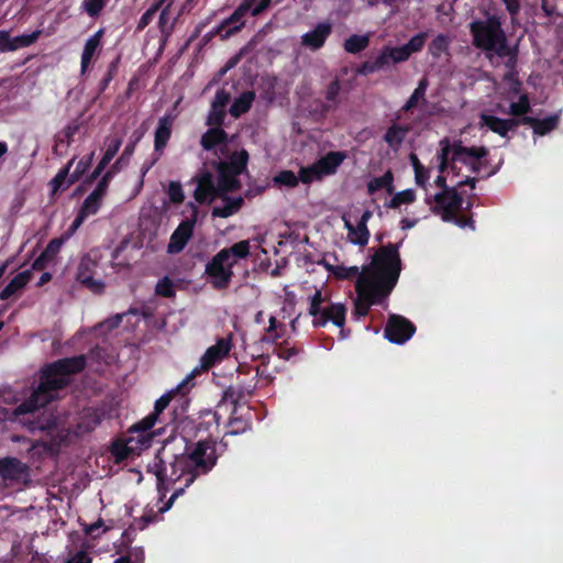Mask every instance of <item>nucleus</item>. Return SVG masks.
<instances>
[{
	"label": "nucleus",
	"instance_id": "nucleus-3",
	"mask_svg": "<svg viewBox=\"0 0 563 563\" xmlns=\"http://www.w3.org/2000/svg\"><path fill=\"white\" fill-rule=\"evenodd\" d=\"M401 244L402 240L399 243L388 242L375 250L371 262L363 266L360 279L390 295L402 271Z\"/></svg>",
	"mask_w": 563,
	"mask_h": 563
},
{
	"label": "nucleus",
	"instance_id": "nucleus-9",
	"mask_svg": "<svg viewBox=\"0 0 563 563\" xmlns=\"http://www.w3.org/2000/svg\"><path fill=\"white\" fill-rule=\"evenodd\" d=\"M431 200L434 202L431 211L434 214H439L444 222L454 220V213L462 209L464 201L456 188L437 192L432 198L427 199V202L431 203Z\"/></svg>",
	"mask_w": 563,
	"mask_h": 563
},
{
	"label": "nucleus",
	"instance_id": "nucleus-49",
	"mask_svg": "<svg viewBox=\"0 0 563 563\" xmlns=\"http://www.w3.org/2000/svg\"><path fill=\"white\" fill-rule=\"evenodd\" d=\"M155 294L163 298H173L176 295L175 285L168 276L159 279L155 286Z\"/></svg>",
	"mask_w": 563,
	"mask_h": 563
},
{
	"label": "nucleus",
	"instance_id": "nucleus-34",
	"mask_svg": "<svg viewBox=\"0 0 563 563\" xmlns=\"http://www.w3.org/2000/svg\"><path fill=\"white\" fill-rule=\"evenodd\" d=\"M451 44V37L446 34H438L428 45V53L439 59L443 54H448Z\"/></svg>",
	"mask_w": 563,
	"mask_h": 563
},
{
	"label": "nucleus",
	"instance_id": "nucleus-16",
	"mask_svg": "<svg viewBox=\"0 0 563 563\" xmlns=\"http://www.w3.org/2000/svg\"><path fill=\"white\" fill-rule=\"evenodd\" d=\"M255 386L256 384H236L228 386L222 393L218 407L221 408L225 402H230L232 405L231 415H234L238 406L253 394Z\"/></svg>",
	"mask_w": 563,
	"mask_h": 563
},
{
	"label": "nucleus",
	"instance_id": "nucleus-51",
	"mask_svg": "<svg viewBox=\"0 0 563 563\" xmlns=\"http://www.w3.org/2000/svg\"><path fill=\"white\" fill-rule=\"evenodd\" d=\"M121 145H122V140L120 137L112 139L110 141V143L108 144L107 150L98 164H100L107 168L108 165L110 164V162L113 159V157L119 152Z\"/></svg>",
	"mask_w": 563,
	"mask_h": 563
},
{
	"label": "nucleus",
	"instance_id": "nucleus-60",
	"mask_svg": "<svg viewBox=\"0 0 563 563\" xmlns=\"http://www.w3.org/2000/svg\"><path fill=\"white\" fill-rule=\"evenodd\" d=\"M167 195L173 203H181L185 199L183 187L177 181H170L167 188Z\"/></svg>",
	"mask_w": 563,
	"mask_h": 563
},
{
	"label": "nucleus",
	"instance_id": "nucleus-21",
	"mask_svg": "<svg viewBox=\"0 0 563 563\" xmlns=\"http://www.w3.org/2000/svg\"><path fill=\"white\" fill-rule=\"evenodd\" d=\"M219 252L224 253V260L229 262L230 267L233 269V266L241 260H246L251 255V244L249 240H242Z\"/></svg>",
	"mask_w": 563,
	"mask_h": 563
},
{
	"label": "nucleus",
	"instance_id": "nucleus-64",
	"mask_svg": "<svg viewBox=\"0 0 563 563\" xmlns=\"http://www.w3.org/2000/svg\"><path fill=\"white\" fill-rule=\"evenodd\" d=\"M63 245V239L56 238L48 242L47 246L43 251L44 254H46L47 257H49L52 261L54 257L58 254L60 247Z\"/></svg>",
	"mask_w": 563,
	"mask_h": 563
},
{
	"label": "nucleus",
	"instance_id": "nucleus-1",
	"mask_svg": "<svg viewBox=\"0 0 563 563\" xmlns=\"http://www.w3.org/2000/svg\"><path fill=\"white\" fill-rule=\"evenodd\" d=\"M166 446L165 444L148 463L147 473L155 475L158 490H168L170 485L175 486L178 482H184L183 486L174 487V493L166 504L167 508L198 476L208 474L214 467L218 454L217 444L211 439L192 444L186 443L185 451L174 454L173 461L167 466Z\"/></svg>",
	"mask_w": 563,
	"mask_h": 563
},
{
	"label": "nucleus",
	"instance_id": "nucleus-35",
	"mask_svg": "<svg viewBox=\"0 0 563 563\" xmlns=\"http://www.w3.org/2000/svg\"><path fill=\"white\" fill-rule=\"evenodd\" d=\"M341 89L342 85L338 78H335L328 85L324 93L327 103L322 106L323 111L329 112L336 109V107L339 106V95L341 92Z\"/></svg>",
	"mask_w": 563,
	"mask_h": 563
},
{
	"label": "nucleus",
	"instance_id": "nucleus-44",
	"mask_svg": "<svg viewBox=\"0 0 563 563\" xmlns=\"http://www.w3.org/2000/svg\"><path fill=\"white\" fill-rule=\"evenodd\" d=\"M41 34V30H35L31 34H23L12 37L11 52L32 45L38 40Z\"/></svg>",
	"mask_w": 563,
	"mask_h": 563
},
{
	"label": "nucleus",
	"instance_id": "nucleus-33",
	"mask_svg": "<svg viewBox=\"0 0 563 563\" xmlns=\"http://www.w3.org/2000/svg\"><path fill=\"white\" fill-rule=\"evenodd\" d=\"M479 125L481 128L486 126L488 130L498 134L500 137L507 139L505 119L487 113H482L479 115Z\"/></svg>",
	"mask_w": 563,
	"mask_h": 563
},
{
	"label": "nucleus",
	"instance_id": "nucleus-59",
	"mask_svg": "<svg viewBox=\"0 0 563 563\" xmlns=\"http://www.w3.org/2000/svg\"><path fill=\"white\" fill-rule=\"evenodd\" d=\"M180 394V391H177V388L174 391H170L168 394L163 395L155 401L154 411L152 413H156V417L158 416L168 407L172 399ZM184 394V391H181Z\"/></svg>",
	"mask_w": 563,
	"mask_h": 563
},
{
	"label": "nucleus",
	"instance_id": "nucleus-30",
	"mask_svg": "<svg viewBox=\"0 0 563 563\" xmlns=\"http://www.w3.org/2000/svg\"><path fill=\"white\" fill-rule=\"evenodd\" d=\"M410 131L409 125L391 124L384 134V141L393 150H398Z\"/></svg>",
	"mask_w": 563,
	"mask_h": 563
},
{
	"label": "nucleus",
	"instance_id": "nucleus-48",
	"mask_svg": "<svg viewBox=\"0 0 563 563\" xmlns=\"http://www.w3.org/2000/svg\"><path fill=\"white\" fill-rule=\"evenodd\" d=\"M107 5V0H84L81 2V10L90 18L97 19L100 16L102 10Z\"/></svg>",
	"mask_w": 563,
	"mask_h": 563
},
{
	"label": "nucleus",
	"instance_id": "nucleus-53",
	"mask_svg": "<svg viewBox=\"0 0 563 563\" xmlns=\"http://www.w3.org/2000/svg\"><path fill=\"white\" fill-rule=\"evenodd\" d=\"M119 62H120V57L118 56L114 60H112L109 64L107 73L104 74V76L102 77V79L99 82V91L100 92H103L108 88L110 82L113 80V78L115 77V75L118 73V68H119Z\"/></svg>",
	"mask_w": 563,
	"mask_h": 563
},
{
	"label": "nucleus",
	"instance_id": "nucleus-43",
	"mask_svg": "<svg viewBox=\"0 0 563 563\" xmlns=\"http://www.w3.org/2000/svg\"><path fill=\"white\" fill-rule=\"evenodd\" d=\"M135 145L133 143L128 144L120 157L110 166V168L106 173H111V176L114 177L117 173L121 170V168L129 164L130 157L134 153Z\"/></svg>",
	"mask_w": 563,
	"mask_h": 563
},
{
	"label": "nucleus",
	"instance_id": "nucleus-10",
	"mask_svg": "<svg viewBox=\"0 0 563 563\" xmlns=\"http://www.w3.org/2000/svg\"><path fill=\"white\" fill-rule=\"evenodd\" d=\"M224 258V253L218 252L206 264L205 268V274L207 275L212 288L217 290L227 289L234 276L233 269Z\"/></svg>",
	"mask_w": 563,
	"mask_h": 563
},
{
	"label": "nucleus",
	"instance_id": "nucleus-40",
	"mask_svg": "<svg viewBox=\"0 0 563 563\" xmlns=\"http://www.w3.org/2000/svg\"><path fill=\"white\" fill-rule=\"evenodd\" d=\"M416 200L413 189H405L394 195V197L385 203L389 209H398L401 205L412 203Z\"/></svg>",
	"mask_w": 563,
	"mask_h": 563
},
{
	"label": "nucleus",
	"instance_id": "nucleus-18",
	"mask_svg": "<svg viewBox=\"0 0 563 563\" xmlns=\"http://www.w3.org/2000/svg\"><path fill=\"white\" fill-rule=\"evenodd\" d=\"M231 346V336L220 338L217 343L208 347L201 356L202 368L210 369L216 364L220 363L229 354Z\"/></svg>",
	"mask_w": 563,
	"mask_h": 563
},
{
	"label": "nucleus",
	"instance_id": "nucleus-42",
	"mask_svg": "<svg viewBox=\"0 0 563 563\" xmlns=\"http://www.w3.org/2000/svg\"><path fill=\"white\" fill-rule=\"evenodd\" d=\"M529 112H531L530 99L527 93H523L517 102L510 103L508 113L512 117H528Z\"/></svg>",
	"mask_w": 563,
	"mask_h": 563
},
{
	"label": "nucleus",
	"instance_id": "nucleus-6",
	"mask_svg": "<svg viewBox=\"0 0 563 563\" xmlns=\"http://www.w3.org/2000/svg\"><path fill=\"white\" fill-rule=\"evenodd\" d=\"M272 1L273 0H244L229 18L223 20L210 32L209 37L216 35H220L223 38L230 37L242 30L244 26L242 19L249 11H251L253 16L260 15L269 8Z\"/></svg>",
	"mask_w": 563,
	"mask_h": 563
},
{
	"label": "nucleus",
	"instance_id": "nucleus-11",
	"mask_svg": "<svg viewBox=\"0 0 563 563\" xmlns=\"http://www.w3.org/2000/svg\"><path fill=\"white\" fill-rule=\"evenodd\" d=\"M416 330L415 323L406 317L390 313L384 328V336L390 343L401 345L413 336Z\"/></svg>",
	"mask_w": 563,
	"mask_h": 563
},
{
	"label": "nucleus",
	"instance_id": "nucleus-46",
	"mask_svg": "<svg viewBox=\"0 0 563 563\" xmlns=\"http://www.w3.org/2000/svg\"><path fill=\"white\" fill-rule=\"evenodd\" d=\"M165 0H156L140 18L136 31H143L154 19L155 14L162 8Z\"/></svg>",
	"mask_w": 563,
	"mask_h": 563
},
{
	"label": "nucleus",
	"instance_id": "nucleus-2",
	"mask_svg": "<svg viewBox=\"0 0 563 563\" xmlns=\"http://www.w3.org/2000/svg\"><path fill=\"white\" fill-rule=\"evenodd\" d=\"M87 358L84 354L64 357L46 364L40 372V382L30 397L16 406L14 417L32 413L58 398V393L69 385V376L85 369Z\"/></svg>",
	"mask_w": 563,
	"mask_h": 563
},
{
	"label": "nucleus",
	"instance_id": "nucleus-41",
	"mask_svg": "<svg viewBox=\"0 0 563 563\" xmlns=\"http://www.w3.org/2000/svg\"><path fill=\"white\" fill-rule=\"evenodd\" d=\"M133 435L130 434L126 442L115 441L111 445V453L115 457L117 461H123L128 459L134 451V448L130 445L133 441Z\"/></svg>",
	"mask_w": 563,
	"mask_h": 563
},
{
	"label": "nucleus",
	"instance_id": "nucleus-23",
	"mask_svg": "<svg viewBox=\"0 0 563 563\" xmlns=\"http://www.w3.org/2000/svg\"><path fill=\"white\" fill-rule=\"evenodd\" d=\"M488 155V148L485 146H464L461 141L452 144V161H459L463 158L468 159H485Z\"/></svg>",
	"mask_w": 563,
	"mask_h": 563
},
{
	"label": "nucleus",
	"instance_id": "nucleus-12",
	"mask_svg": "<svg viewBox=\"0 0 563 563\" xmlns=\"http://www.w3.org/2000/svg\"><path fill=\"white\" fill-rule=\"evenodd\" d=\"M189 206L192 210L191 217L183 220L176 230L172 233L169 243L167 245V252L169 254L180 253L194 234L198 209L192 202H190Z\"/></svg>",
	"mask_w": 563,
	"mask_h": 563
},
{
	"label": "nucleus",
	"instance_id": "nucleus-25",
	"mask_svg": "<svg viewBox=\"0 0 563 563\" xmlns=\"http://www.w3.org/2000/svg\"><path fill=\"white\" fill-rule=\"evenodd\" d=\"M346 158L343 151H332L322 156L316 164L321 175H332Z\"/></svg>",
	"mask_w": 563,
	"mask_h": 563
},
{
	"label": "nucleus",
	"instance_id": "nucleus-17",
	"mask_svg": "<svg viewBox=\"0 0 563 563\" xmlns=\"http://www.w3.org/2000/svg\"><path fill=\"white\" fill-rule=\"evenodd\" d=\"M229 135L221 126H211L200 139V145L205 151H212L219 147L222 155L229 151Z\"/></svg>",
	"mask_w": 563,
	"mask_h": 563
},
{
	"label": "nucleus",
	"instance_id": "nucleus-37",
	"mask_svg": "<svg viewBox=\"0 0 563 563\" xmlns=\"http://www.w3.org/2000/svg\"><path fill=\"white\" fill-rule=\"evenodd\" d=\"M369 45L368 35L353 34L344 41L343 47L350 54H358Z\"/></svg>",
	"mask_w": 563,
	"mask_h": 563
},
{
	"label": "nucleus",
	"instance_id": "nucleus-5",
	"mask_svg": "<svg viewBox=\"0 0 563 563\" xmlns=\"http://www.w3.org/2000/svg\"><path fill=\"white\" fill-rule=\"evenodd\" d=\"M325 301L327 298L320 289H317L310 297L308 313L312 317V325L314 328H323L329 322H332L335 327L342 328L346 317L345 306L341 302L323 306Z\"/></svg>",
	"mask_w": 563,
	"mask_h": 563
},
{
	"label": "nucleus",
	"instance_id": "nucleus-52",
	"mask_svg": "<svg viewBox=\"0 0 563 563\" xmlns=\"http://www.w3.org/2000/svg\"><path fill=\"white\" fill-rule=\"evenodd\" d=\"M275 184L294 188L298 185V177L292 170H282L274 177Z\"/></svg>",
	"mask_w": 563,
	"mask_h": 563
},
{
	"label": "nucleus",
	"instance_id": "nucleus-20",
	"mask_svg": "<svg viewBox=\"0 0 563 563\" xmlns=\"http://www.w3.org/2000/svg\"><path fill=\"white\" fill-rule=\"evenodd\" d=\"M104 33L106 29L101 27L86 41L80 60L81 73H85L88 69L95 55L100 52L101 40Z\"/></svg>",
	"mask_w": 563,
	"mask_h": 563
},
{
	"label": "nucleus",
	"instance_id": "nucleus-13",
	"mask_svg": "<svg viewBox=\"0 0 563 563\" xmlns=\"http://www.w3.org/2000/svg\"><path fill=\"white\" fill-rule=\"evenodd\" d=\"M97 268L98 262L88 254L84 255L78 264L76 280L91 292L101 294L106 285L101 279L95 278Z\"/></svg>",
	"mask_w": 563,
	"mask_h": 563
},
{
	"label": "nucleus",
	"instance_id": "nucleus-28",
	"mask_svg": "<svg viewBox=\"0 0 563 563\" xmlns=\"http://www.w3.org/2000/svg\"><path fill=\"white\" fill-rule=\"evenodd\" d=\"M156 413H150L145 418H143L141 421L136 422L134 426H132L129 430V433L133 435V433L140 434L139 442L142 446H147L151 438V430L155 426L157 421Z\"/></svg>",
	"mask_w": 563,
	"mask_h": 563
},
{
	"label": "nucleus",
	"instance_id": "nucleus-4",
	"mask_svg": "<svg viewBox=\"0 0 563 563\" xmlns=\"http://www.w3.org/2000/svg\"><path fill=\"white\" fill-rule=\"evenodd\" d=\"M223 159L213 161L212 165L218 173L219 189L222 192L235 191L241 188V181L238 176L246 170L249 153L242 148L240 151L225 152Z\"/></svg>",
	"mask_w": 563,
	"mask_h": 563
},
{
	"label": "nucleus",
	"instance_id": "nucleus-7",
	"mask_svg": "<svg viewBox=\"0 0 563 563\" xmlns=\"http://www.w3.org/2000/svg\"><path fill=\"white\" fill-rule=\"evenodd\" d=\"M473 45L476 48L488 51L495 47V42L503 36L504 30L496 15H489L486 20H475L470 24Z\"/></svg>",
	"mask_w": 563,
	"mask_h": 563
},
{
	"label": "nucleus",
	"instance_id": "nucleus-57",
	"mask_svg": "<svg viewBox=\"0 0 563 563\" xmlns=\"http://www.w3.org/2000/svg\"><path fill=\"white\" fill-rule=\"evenodd\" d=\"M225 110L220 108H213L211 104L210 111L207 117L206 124L209 126H222L225 118Z\"/></svg>",
	"mask_w": 563,
	"mask_h": 563
},
{
	"label": "nucleus",
	"instance_id": "nucleus-54",
	"mask_svg": "<svg viewBox=\"0 0 563 563\" xmlns=\"http://www.w3.org/2000/svg\"><path fill=\"white\" fill-rule=\"evenodd\" d=\"M321 173L317 166V164L308 167H301L298 173V181L300 180L303 184H310L314 179L320 178Z\"/></svg>",
	"mask_w": 563,
	"mask_h": 563
},
{
	"label": "nucleus",
	"instance_id": "nucleus-39",
	"mask_svg": "<svg viewBox=\"0 0 563 563\" xmlns=\"http://www.w3.org/2000/svg\"><path fill=\"white\" fill-rule=\"evenodd\" d=\"M427 79H421L418 84V87L413 90L411 96L408 98L404 107L402 111L408 112L416 108L420 100H424L426 90H427Z\"/></svg>",
	"mask_w": 563,
	"mask_h": 563
},
{
	"label": "nucleus",
	"instance_id": "nucleus-62",
	"mask_svg": "<svg viewBox=\"0 0 563 563\" xmlns=\"http://www.w3.org/2000/svg\"><path fill=\"white\" fill-rule=\"evenodd\" d=\"M230 100H231L230 92L222 88V89L217 90L211 104L213 106V108H220V109L225 110Z\"/></svg>",
	"mask_w": 563,
	"mask_h": 563
},
{
	"label": "nucleus",
	"instance_id": "nucleus-38",
	"mask_svg": "<svg viewBox=\"0 0 563 563\" xmlns=\"http://www.w3.org/2000/svg\"><path fill=\"white\" fill-rule=\"evenodd\" d=\"M95 152H91L88 155H85L80 158V161L77 163L74 172L70 174L68 184L66 187L75 184L78 181L91 167L92 161H93Z\"/></svg>",
	"mask_w": 563,
	"mask_h": 563
},
{
	"label": "nucleus",
	"instance_id": "nucleus-55",
	"mask_svg": "<svg viewBox=\"0 0 563 563\" xmlns=\"http://www.w3.org/2000/svg\"><path fill=\"white\" fill-rule=\"evenodd\" d=\"M441 151L438 154L439 157V172L443 174L449 168V155L452 153V145H450L449 140L444 139L441 141Z\"/></svg>",
	"mask_w": 563,
	"mask_h": 563
},
{
	"label": "nucleus",
	"instance_id": "nucleus-15",
	"mask_svg": "<svg viewBox=\"0 0 563 563\" xmlns=\"http://www.w3.org/2000/svg\"><path fill=\"white\" fill-rule=\"evenodd\" d=\"M332 30L331 22H319L311 31L301 36V45L313 52L318 51L324 46L328 37L332 34Z\"/></svg>",
	"mask_w": 563,
	"mask_h": 563
},
{
	"label": "nucleus",
	"instance_id": "nucleus-26",
	"mask_svg": "<svg viewBox=\"0 0 563 563\" xmlns=\"http://www.w3.org/2000/svg\"><path fill=\"white\" fill-rule=\"evenodd\" d=\"M428 38L427 32H420L416 35H413L408 43H406L402 46H397V55L399 59H402L404 62L408 60L411 54L421 52L426 41Z\"/></svg>",
	"mask_w": 563,
	"mask_h": 563
},
{
	"label": "nucleus",
	"instance_id": "nucleus-58",
	"mask_svg": "<svg viewBox=\"0 0 563 563\" xmlns=\"http://www.w3.org/2000/svg\"><path fill=\"white\" fill-rule=\"evenodd\" d=\"M301 352L300 347L297 346H289L287 342H284L280 344L277 350L276 354L279 358L285 361H290L291 358L298 356Z\"/></svg>",
	"mask_w": 563,
	"mask_h": 563
},
{
	"label": "nucleus",
	"instance_id": "nucleus-61",
	"mask_svg": "<svg viewBox=\"0 0 563 563\" xmlns=\"http://www.w3.org/2000/svg\"><path fill=\"white\" fill-rule=\"evenodd\" d=\"M487 52H494L499 57H506L512 54L511 48L509 47L507 43V37L505 32L503 33V36L498 38L497 42H495V47L492 49H488Z\"/></svg>",
	"mask_w": 563,
	"mask_h": 563
},
{
	"label": "nucleus",
	"instance_id": "nucleus-24",
	"mask_svg": "<svg viewBox=\"0 0 563 563\" xmlns=\"http://www.w3.org/2000/svg\"><path fill=\"white\" fill-rule=\"evenodd\" d=\"M173 119L169 115H164L159 119L158 125L155 130L154 136V150L157 153H162L166 147L172 136Z\"/></svg>",
	"mask_w": 563,
	"mask_h": 563
},
{
	"label": "nucleus",
	"instance_id": "nucleus-19",
	"mask_svg": "<svg viewBox=\"0 0 563 563\" xmlns=\"http://www.w3.org/2000/svg\"><path fill=\"white\" fill-rule=\"evenodd\" d=\"M29 476V466L16 457L0 459V477L4 481H21Z\"/></svg>",
	"mask_w": 563,
	"mask_h": 563
},
{
	"label": "nucleus",
	"instance_id": "nucleus-29",
	"mask_svg": "<svg viewBox=\"0 0 563 563\" xmlns=\"http://www.w3.org/2000/svg\"><path fill=\"white\" fill-rule=\"evenodd\" d=\"M32 278L31 269L23 271L14 276L0 291V300L10 299L15 292L23 289Z\"/></svg>",
	"mask_w": 563,
	"mask_h": 563
},
{
	"label": "nucleus",
	"instance_id": "nucleus-8",
	"mask_svg": "<svg viewBox=\"0 0 563 563\" xmlns=\"http://www.w3.org/2000/svg\"><path fill=\"white\" fill-rule=\"evenodd\" d=\"M355 288L357 298L354 302L353 314L357 319L367 316L372 306L379 305L389 297V294L360 278L356 280Z\"/></svg>",
	"mask_w": 563,
	"mask_h": 563
},
{
	"label": "nucleus",
	"instance_id": "nucleus-56",
	"mask_svg": "<svg viewBox=\"0 0 563 563\" xmlns=\"http://www.w3.org/2000/svg\"><path fill=\"white\" fill-rule=\"evenodd\" d=\"M75 162V157L71 158L67 165L62 168L57 174L56 176L52 179L51 184H52V187H53V190L54 191H57L67 180V178L69 179L68 176L69 175V170H70V167L73 166Z\"/></svg>",
	"mask_w": 563,
	"mask_h": 563
},
{
	"label": "nucleus",
	"instance_id": "nucleus-63",
	"mask_svg": "<svg viewBox=\"0 0 563 563\" xmlns=\"http://www.w3.org/2000/svg\"><path fill=\"white\" fill-rule=\"evenodd\" d=\"M111 173H106L101 176L96 188L91 191L93 195L103 198L107 194L110 181L112 180Z\"/></svg>",
	"mask_w": 563,
	"mask_h": 563
},
{
	"label": "nucleus",
	"instance_id": "nucleus-47",
	"mask_svg": "<svg viewBox=\"0 0 563 563\" xmlns=\"http://www.w3.org/2000/svg\"><path fill=\"white\" fill-rule=\"evenodd\" d=\"M102 199L103 198L98 197V196L93 195L92 192H90L85 198L79 211H81L87 217L96 214L101 207Z\"/></svg>",
	"mask_w": 563,
	"mask_h": 563
},
{
	"label": "nucleus",
	"instance_id": "nucleus-50",
	"mask_svg": "<svg viewBox=\"0 0 563 563\" xmlns=\"http://www.w3.org/2000/svg\"><path fill=\"white\" fill-rule=\"evenodd\" d=\"M362 271L358 269L357 266L346 267L343 265H336L335 267H331V274H333L338 279H352L353 277L360 278V274Z\"/></svg>",
	"mask_w": 563,
	"mask_h": 563
},
{
	"label": "nucleus",
	"instance_id": "nucleus-32",
	"mask_svg": "<svg viewBox=\"0 0 563 563\" xmlns=\"http://www.w3.org/2000/svg\"><path fill=\"white\" fill-rule=\"evenodd\" d=\"M255 93L253 91H245L241 93L231 104L229 112L233 118H240L246 113L254 101Z\"/></svg>",
	"mask_w": 563,
	"mask_h": 563
},
{
	"label": "nucleus",
	"instance_id": "nucleus-36",
	"mask_svg": "<svg viewBox=\"0 0 563 563\" xmlns=\"http://www.w3.org/2000/svg\"><path fill=\"white\" fill-rule=\"evenodd\" d=\"M397 46H384L382 51L379 52L378 56L374 59L377 69H384L385 67H388L390 64H398L404 63L402 59L398 58V55L396 53Z\"/></svg>",
	"mask_w": 563,
	"mask_h": 563
},
{
	"label": "nucleus",
	"instance_id": "nucleus-14",
	"mask_svg": "<svg viewBox=\"0 0 563 563\" xmlns=\"http://www.w3.org/2000/svg\"><path fill=\"white\" fill-rule=\"evenodd\" d=\"M219 189V181L214 184L213 175L210 172L201 173L197 178V186L194 192L195 200L200 203H211L218 196H222Z\"/></svg>",
	"mask_w": 563,
	"mask_h": 563
},
{
	"label": "nucleus",
	"instance_id": "nucleus-22",
	"mask_svg": "<svg viewBox=\"0 0 563 563\" xmlns=\"http://www.w3.org/2000/svg\"><path fill=\"white\" fill-rule=\"evenodd\" d=\"M523 122L531 126L533 133L539 136H544L554 131L560 123V114L555 113L545 119H537L533 117H525Z\"/></svg>",
	"mask_w": 563,
	"mask_h": 563
},
{
	"label": "nucleus",
	"instance_id": "nucleus-27",
	"mask_svg": "<svg viewBox=\"0 0 563 563\" xmlns=\"http://www.w3.org/2000/svg\"><path fill=\"white\" fill-rule=\"evenodd\" d=\"M223 200V206L213 207L211 214L218 218H229L236 213L243 206L244 199L242 197L232 198L223 194L219 196Z\"/></svg>",
	"mask_w": 563,
	"mask_h": 563
},
{
	"label": "nucleus",
	"instance_id": "nucleus-31",
	"mask_svg": "<svg viewBox=\"0 0 563 563\" xmlns=\"http://www.w3.org/2000/svg\"><path fill=\"white\" fill-rule=\"evenodd\" d=\"M380 189H385L389 195L394 192V174L391 170H387L383 176L374 177L367 183V191L369 195Z\"/></svg>",
	"mask_w": 563,
	"mask_h": 563
},
{
	"label": "nucleus",
	"instance_id": "nucleus-45",
	"mask_svg": "<svg viewBox=\"0 0 563 563\" xmlns=\"http://www.w3.org/2000/svg\"><path fill=\"white\" fill-rule=\"evenodd\" d=\"M345 228L347 229V235L350 241L353 244L365 246L369 240V230L367 229V233L363 235L358 229V223L353 225L351 222L345 221Z\"/></svg>",
	"mask_w": 563,
	"mask_h": 563
}]
</instances>
